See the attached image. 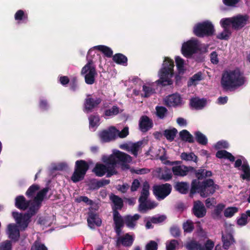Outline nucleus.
<instances>
[{
    "instance_id": "obj_42",
    "label": "nucleus",
    "mask_w": 250,
    "mask_h": 250,
    "mask_svg": "<svg viewBox=\"0 0 250 250\" xmlns=\"http://www.w3.org/2000/svg\"><path fill=\"white\" fill-rule=\"evenodd\" d=\"M40 189V186L37 184L31 185L27 189L25 195L28 197L32 198L34 197L36 192Z\"/></svg>"
},
{
    "instance_id": "obj_17",
    "label": "nucleus",
    "mask_w": 250,
    "mask_h": 250,
    "mask_svg": "<svg viewBox=\"0 0 250 250\" xmlns=\"http://www.w3.org/2000/svg\"><path fill=\"white\" fill-rule=\"evenodd\" d=\"M139 125L140 130L146 132L153 127V123L148 116L144 115L140 118Z\"/></svg>"
},
{
    "instance_id": "obj_31",
    "label": "nucleus",
    "mask_w": 250,
    "mask_h": 250,
    "mask_svg": "<svg viewBox=\"0 0 250 250\" xmlns=\"http://www.w3.org/2000/svg\"><path fill=\"white\" fill-rule=\"evenodd\" d=\"M241 170L243 173L240 175V177L243 180L250 181V167L247 161L244 162L242 165Z\"/></svg>"
},
{
    "instance_id": "obj_37",
    "label": "nucleus",
    "mask_w": 250,
    "mask_h": 250,
    "mask_svg": "<svg viewBox=\"0 0 250 250\" xmlns=\"http://www.w3.org/2000/svg\"><path fill=\"white\" fill-rule=\"evenodd\" d=\"M16 21H22L23 22L26 23L28 21V14L22 10H18L14 16Z\"/></svg>"
},
{
    "instance_id": "obj_26",
    "label": "nucleus",
    "mask_w": 250,
    "mask_h": 250,
    "mask_svg": "<svg viewBox=\"0 0 250 250\" xmlns=\"http://www.w3.org/2000/svg\"><path fill=\"white\" fill-rule=\"evenodd\" d=\"M222 239L223 243V248L225 249H228L230 246L234 242V239L230 232L222 233Z\"/></svg>"
},
{
    "instance_id": "obj_40",
    "label": "nucleus",
    "mask_w": 250,
    "mask_h": 250,
    "mask_svg": "<svg viewBox=\"0 0 250 250\" xmlns=\"http://www.w3.org/2000/svg\"><path fill=\"white\" fill-rule=\"evenodd\" d=\"M142 145V141H138L136 143L131 144L130 146L129 152H131V154L134 156L137 157L138 152Z\"/></svg>"
},
{
    "instance_id": "obj_34",
    "label": "nucleus",
    "mask_w": 250,
    "mask_h": 250,
    "mask_svg": "<svg viewBox=\"0 0 250 250\" xmlns=\"http://www.w3.org/2000/svg\"><path fill=\"white\" fill-rule=\"evenodd\" d=\"M30 205L26 213L32 217L37 213L42 205L37 202H35L34 200L30 202Z\"/></svg>"
},
{
    "instance_id": "obj_4",
    "label": "nucleus",
    "mask_w": 250,
    "mask_h": 250,
    "mask_svg": "<svg viewBox=\"0 0 250 250\" xmlns=\"http://www.w3.org/2000/svg\"><path fill=\"white\" fill-rule=\"evenodd\" d=\"M92 51V49H89L88 51L87 56L88 62L82 68L81 71V75L84 77L85 83L89 85H92L95 83L96 77L97 76V72L93 61L92 60L88 59V56L91 55Z\"/></svg>"
},
{
    "instance_id": "obj_12",
    "label": "nucleus",
    "mask_w": 250,
    "mask_h": 250,
    "mask_svg": "<svg viewBox=\"0 0 250 250\" xmlns=\"http://www.w3.org/2000/svg\"><path fill=\"white\" fill-rule=\"evenodd\" d=\"M13 216L16 219L17 223L21 230H24L28 227L30 218L32 217L26 213L22 215L17 212H13Z\"/></svg>"
},
{
    "instance_id": "obj_5",
    "label": "nucleus",
    "mask_w": 250,
    "mask_h": 250,
    "mask_svg": "<svg viewBox=\"0 0 250 250\" xmlns=\"http://www.w3.org/2000/svg\"><path fill=\"white\" fill-rule=\"evenodd\" d=\"M214 32L213 24L208 21L198 23L193 28L194 35L199 38L211 36Z\"/></svg>"
},
{
    "instance_id": "obj_53",
    "label": "nucleus",
    "mask_w": 250,
    "mask_h": 250,
    "mask_svg": "<svg viewBox=\"0 0 250 250\" xmlns=\"http://www.w3.org/2000/svg\"><path fill=\"white\" fill-rule=\"evenodd\" d=\"M143 91L144 92V95H142V97L148 98L154 93V89L150 86L144 85L143 86Z\"/></svg>"
},
{
    "instance_id": "obj_7",
    "label": "nucleus",
    "mask_w": 250,
    "mask_h": 250,
    "mask_svg": "<svg viewBox=\"0 0 250 250\" xmlns=\"http://www.w3.org/2000/svg\"><path fill=\"white\" fill-rule=\"evenodd\" d=\"M199 50V45L197 40H190L184 42L181 48L182 54L187 58L191 57Z\"/></svg>"
},
{
    "instance_id": "obj_14",
    "label": "nucleus",
    "mask_w": 250,
    "mask_h": 250,
    "mask_svg": "<svg viewBox=\"0 0 250 250\" xmlns=\"http://www.w3.org/2000/svg\"><path fill=\"white\" fill-rule=\"evenodd\" d=\"M192 213L197 218H201L206 215L207 210L204 204L200 200L194 202Z\"/></svg>"
},
{
    "instance_id": "obj_45",
    "label": "nucleus",
    "mask_w": 250,
    "mask_h": 250,
    "mask_svg": "<svg viewBox=\"0 0 250 250\" xmlns=\"http://www.w3.org/2000/svg\"><path fill=\"white\" fill-rule=\"evenodd\" d=\"M238 211V208L235 207H228L225 209L224 212V216L227 218L232 217L235 213Z\"/></svg>"
},
{
    "instance_id": "obj_6",
    "label": "nucleus",
    "mask_w": 250,
    "mask_h": 250,
    "mask_svg": "<svg viewBox=\"0 0 250 250\" xmlns=\"http://www.w3.org/2000/svg\"><path fill=\"white\" fill-rule=\"evenodd\" d=\"M89 168L88 163L83 160H77L75 162V169L71 177L73 183H77L83 180Z\"/></svg>"
},
{
    "instance_id": "obj_55",
    "label": "nucleus",
    "mask_w": 250,
    "mask_h": 250,
    "mask_svg": "<svg viewBox=\"0 0 250 250\" xmlns=\"http://www.w3.org/2000/svg\"><path fill=\"white\" fill-rule=\"evenodd\" d=\"M229 144L227 141H218L215 145V148L216 149H220L222 148H228L229 147Z\"/></svg>"
},
{
    "instance_id": "obj_18",
    "label": "nucleus",
    "mask_w": 250,
    "mask_h": 250,
    "mask_svg": "<svg viewBox=\"0 0 250 250\" xmlns=\"http://www.w3.org/2000/svg\"><path fill=\"white\" fill-rule=\"evenodd\" d=\"M190 169L192 167H188L184 165L174 166L172 167L173 174L177 176L184 177L188 174L190 175Z\"/></svg>"
},
{
    "instance_id": "obj_48",
    "label": "nucleus",
    "mask_w": 250,
    "mask_h": 250,
    "mask_svg": "<svg viewBox=\"0 0 250 250\" xmlns=\"http://www.w3.org/2000/svg\"><path fill=\"white\" fill-rule=\"evenodd\" d=\"M149 194V192L141 191V195L138 200L140 203L139 207H142L144 208H146L145 203L146 202Z\"/></svg>"
},
{
    "instance_id": "obj_61",
    "label": "nucleus",
    "mask_w": 250,
    "mask_h": 250,
    "mask_svg": "<svg viewBox=\"0 0 250 250\" xmlns=\"http://www.w3.org/2000/svg\"><path fill=\"white\" fill-rule=\"evenodd\" d=\"M166 217L165 215H160L158 217H153L151 219V221L153 224L162 223L165 220Z\"/></svg>"
},
{
    "instance_id": "obj_25",
    "label": "nucleus",
    "mask_w": 250,
    "mask_h": 250,
    "mask_svg": "<svg viewBox=\"0 0 250 250\" xmlns=\"http://www.w3.org/2000/svg\"><path fill=\"white\" fill-rule=\"evenodd\" d=\"M110 200L114 204V207H112L113 211L114 210H121L124 206V202L123 199L119 197L118 196L113 194H111L110 196Z\"/></svg>"
},
{
    "instance_id": "obj_39",
    "label": "nucleus",
    "mask_w": 250,
    "mask_h": 250,
    "mask_svg": "<svg viewBox=\"0 0 250 250\" xmlns=\"http://www.w3.org/2000/svg\"><path fill=\"white\" fill-rule=\"evenodd\" d=\"M103 161L105 164L106 166H116L117 164V161L116 159L114 154L108 157H103Z\"/></svg>"
},
{
    "instance_id": "obj_1",
    "label": "nucleus",
    "mask_w": 250,
    "mask_h": 250,
    "mask_svg": "<svg viewBox=\"0 0 250 250\" xmlns=\"http://www.w3.org/2000/svg\"><path fill=\"white\" fill-rule=\"evenodd\" d=\"M218 188V186L211 179H206L202 182L193 180L191 184L190 195L191 196L197 193L202 197L206 198L213 194Z\"/></svg>"
},
{
    "instance_id": "obj_60",
    "label": "nucleus",
    "mask_w": 250,
    "mask_h": 250,
    "mask_svg": "<svg viewBox=\"0 0 250 250\" xmlns=\"http://www.w3.org/2000/svg\"><path fill=\"white\" fill-rule=\"evenodd\" d=\"M115 167L116 166H107V177H110L112 175L117 173V171L115 169Z\"/></svg>"
},
{
    "instance_id": "obj_59",
    "label": "nucleus",
    "mask_w": 250,
    "mask_h": 250,
    "mask_svg": "<svg viewBox=\"0 0 250 250\" xmlns=\"http://www.w3.org/2000/svg\"><path fill=\"white\" fill-rule=\"evenodd\" d=\"M172 174L170 171H165L161 175L160 179L164 180L165 181H168L172 178Z\"/></svg>"
},
{
    "instance_id": "obj_50",
    "label": "nucleus",
    "mask_w": 250,
    "mask_h": 250,
    "mask_svg": "<svg viewBox=\"0 0 250 250\" xmlns=\"http://www.w3.org/2000/svg\"><path fill=\"white\" fill-rule=\"evenodd\" d=\"M194 227L193 222L190 220H187L184 223L183 225V229L184 232L187 233H190L194 229Z\"/></svg>"
},
{
    "instance_id": "obj_57",
    "label": "nucleus",
    "mask_w": 250,
    "mask_h": 250,
    "mask_svg": "<svg viewBox=\"0 0 250 250\" xmlns=\"http://www.w3.org/2000/svg\"><path fill=\"white\" fill-rule=\"evenodd\" d=\"M158 244L154 241H150L146 246V250H157Z\"/></svg>"
},
{
    "instance_id": "obj_20",
    "label": "nucleus",
    "mask_w": 250,
    "mask_h": 250,
    "mask_svg": "<svg viewBox=\"0 0 250 250\" xmlns=\"http://www.w3.org/2000/svg\"><path fill=\"white\" fill-rule=\"evenodd\" d=\"M87 221L88 226L91 229L94 228L95 225L100 227L102 224V220L99 218V215L93 212L88 213Z\"/></svg>"
},
{
    "instance_id": "obj_47",
    "label": "nucleus",
    "mask_w": 250,
    "mask_h": 250,
    "mask_svg": "<svg viewBox=\"0 0 250 250\" xmlns=\"http://www.w3.org/2000/svg\"><path fill=\"white\" fill-rule=\"evenodd\" d=\"M220 23L223 29H229V27L230 25L232 26V17L223 18L221 20Z\"/></svg>"
},
{
    "instance_id": "obj_36",
    "label": "nucleus",
    "mask_w": 250,
    "mask_h": 250,
    "mask_svg": "<svg viewBox=\"0 0 250 250\" xmlns=\"http://www.w3.org/2000/svg\"><path fill=\"white\" fill-rule=\"evenodd\" d=\"M94 48L102 52L106 57L110 58L112 56L113 51L112 49L107 46L99 45L95 46Z\"/></svg>"
},
{
    "instance_id": "obj_64",
    "label": "nucleus",
    "mask_w": 250,
    "mask_h": 250,
    "mask_svg": "<svg viewBox=\"0 0 250 250\" xmlns=\"http://www.w3.org/2000/svg\"><path fill=\"white\" fill-rule=\"evenodd\" d=\"M12 244L10 241H6L0 246V250H11Z\"/></svg>"
},
{
    "instance_id": "obj_38",
    "label": "nucleus",
    "mask_w": 250,
    "mask_h": 250,
    "mask_svg": "<svg viewBox=\"0 0 250 250\" xmlns=\"http://www.w3.org/2000/svg\"><path fill=\"white\" fill-rule=\"evenodd\" d=\"M180 157L182 160L186 161H192L194 162H197L198 160L197 156L193 152H183L181 153Z\"/></svg>"
},
{
    "instance_id": "obj_27",
    "label": "nucleus",
    "mask_w": 250,
    "mask_h": 250,
    "mask_svg": "<svg viewBox=\"0 0 250 250\" xmlns=\"http://www.w3.org/2000/svg\"><path fill=\"white\" fill-rule=\"evenodd\" d=\"M175 189L183 194H187L189 189V185L186 182H177L174 186Z\"/></svg>"
},
{
    "instance_id": "obj_62",
    "label": "nucleus",
    "mask_w": 250,
    "mask_h": 250,
    "mask_svg": "<svg viewBox=\"0 0 250 250\" xmlns=\"http://www.w3.org/2000/svg\"><path fill=\"white\" fill-rule=\"evenodd\" d=\"M129 134L128 127L126 126L121 131L118 130L117 136H119L121 138H124L126 137Z\"/></svg>"
},
{
    "instance_id": "obj_21",
    "label": "nucleus",
    "mask_w": 250,
    "mask_h": 250,
    "mask_svg": "<svg viewBox=\"0 0 250 250\" xmlns=\"http://www.w3.org/2000/svg\"><path fill=\"white\" fill-rule=\"evenodd\" d=\"M114 154L117 164L121 163L122 166H125L126 163H130L132 161V158L129 155L119 150L114 153Z\"/></svg>"
},
{
    "instance_id": "obj_13",
    "label": "nucleus",
    "mask_w": 250,
    "mask_h": 250,
    "mask_svg": "<svg viewBox=\"0 0 250 250\" xmlns=\"http://www.w3.org/2000/svg\"><path fill=\"white\" fill-rule=\"evenodd\" d=\"M113 219L115 225V231L117 235L119 236L121 233L122 229L124 226V221L119 211L116 209L113 211Z\"/></svg>"
},
{
    "instance_id": "obj_2",
    "label": "nucleus",
    "mask_w": 250,
    "mask_h": 250,
    "mask_svg": "<svg viewBox=\"0 0 250 250\" xmlns=\"http://www.w3.org/2000/svg\"><path fill=\"white\" fill-rule=\"evenodd\" d=\"M245 83V77L238 68L233 70L225 71L223 72L221 80V84L224 89L240 86Z\"/></svg>"
},
{
    "instance_id": "obj_29",
    "label": "nucleus",
    "mask_w": 250,
    "mask_h": 250,
    "mask_svg": "<svg viewBox=\"0 0 250 250\" xmlns=\"http://www.w3.org/2000/svg\"><path fill=\"white\" fill-rule=\"evenodd\" d=\"M177 133V129L173 127L171 129L164 130L163 134L167 141L171 142L174 141Z\"/></svg>"
},
{
    "instance_id": "obj_11",
    "label": "nucleus",
    "mask_w": 250,
    "mask_h": 250,
    "mask_svg": "<svg viewBox=\"0 0 250 250\" xmlns=\"http://www.w3.org/2000/svg\"><path fill=\"white\" fill-rule=\"evenodd\" d=\"M182 98L178 93L168 95L164 100L165 104L167 107H176L182 104Z\"/></svg>"
},
{
    "instance_id": "obj_49",
    "label": "nucleus",
    "mask_w": 250,
    "mask_h": 250,
    "mask_svg": "<svg viewBox=\"0 0 250 250\" xmlns=\"http://www.w3.org/2000/svg\"><path fill=\"white\" fill-rule=\"evenodd\" d=\"M156 115L160 119H164L167 112V109L164 106H157L156 107Z\"/></svg>"
},
{
    "instance_id": "obj_56",
    "label": "nucleus",
    "mask_w": 250,
    "mask_h": 250,
    "mask_svg": "<svg viewBox=\"0 0 250 250\" xmlns=\"http://www.w3.org/2000/svg\"><path fill=\"white\" fill-rule=\"evenodd\" d=\"M247 219V215L245 213L241 214V217L237 219V224L241 226L246 225L248 223Z\"/></svg>"
},
{
    "instance_id": "obj_35",
    "label": "nucleus",
    "mask_w": 250,
    "mask_h": 250,
    "mask_svg": "<svg viewBox=\"0 0 250 250\" xmlns=\"http://www.w3.org/2000/svg\"><path fill=\"white\" fill-rule=\"evenodd\" d=\"M49 190V187H45L43 188L37 193L33 200H34L35 202H37L42 205V203Z\"/></svg>"
},
{
    "instance_id": "obj_54",
    "label": "nucleus",
    "mask_w": 250,
    "mask_h": 250,
    "mask_svg": "<svg viewBox=\"0 0 250 250\" xmlns=\"http://www.w3.org/2000/svg\"><path fill=\"white\" fill-rule=\"evenodd\" d=\"M177 245H178V242L175 239L171 240L169 242H167L166 244L167 250H174Z\"/></svg>"
},
{
    "instance_id": "obj_52",
    "label": "nucleus",
    "mask_w": 250,
    "mask_h": 250,
    "mask_svg": "<svg viewBox=\"0 0 250 250\" xmlns=\"http://www.w3.org/2000/svg\"><path fill=\"white\" fill-rule=\"evenodd\" d=\"M186 248L188 250H199L201 249V246L197 242L191 241L187 244Z\"/></svg>"
},
{
    "instance_id": "obj_33",
    "label": "nucleus",
    "mask_w": 250,
    "mask_h": 250,
    "mask_svg": "<svg viewBox=\"0 0 250 250\" xmlns=\"http://www.w3.org/2000/svg\"><path fill=\"white\" fill-rule=\"evenodd\" d=\"M140 218V215L135 214L133 216L127 215L125 218L126 225L131 228H133L136 225V222Z\"/></svg>"
},
{
    "instance_id": "obj_41",
    "label": "nucleus",
    "mask_w": 250,
    "mask_h": 250,
    "mask_svg": "<svg viewBox=\"0 0 250 250\" xmlns=\"http://www.w3.org/2000/svg\"><path fill=\"white\" fill-rule=\"evenodd\" d=\"M196 141L200 145H206L208 144V139L206 136L200 131L194 133Z\"/></svg>"
},
{
    "instance_id": "obj_15",
    "label": "nucleus",
    "mask_w": 250,
    "mask_h": 250,
    "mask_svg": "<svg viewBox=\"0 0 250 250\" xmlns=\"http://www.w3.org/2000/svg\"><path fill=\"white\" fill-rule=\"evenodd\" d=\"M190 175L194 176L197 180H202L206 179L207 177H209L212 176V172L210 170H207L203 167H200L198 169H196L194 167H192V169H190Z\"/></svg>"
},
{
    "instance_id": "obj_24",
    "label": "nucleus",
    "mask_w": 250,
    "mask_h": 250,
    "mask_svg": "<svg viewBox=\"0 0 250 250\" xmlns=\"http://www.w3.org/2000/svg\"><path fill=\"white\" fill-rule=\"evenodd\" d=\"M207 100L204 98H192L190 100V105L196 109H201L205 106Z\"/></svg>"
},
{
    "instance_id": "obj_58",
    "label": "nucleus",
    "mask_w": 250,
    "mask_h": 250,
    "mask_svg": "<svg viewBox=\"0 0 250 250\" xmlns=\"http://www.w3.org/2000/svg\"><path fill=\"white\" fill-rule=\"evenodd\" d=\"M170 232L171 234L174 237H178L181 235L180 229L176 226H173L171 227Z\"/></svg>"
},
{
    "instance_id": "obj_16",
    "label": "nucleus",
    "mask_w": 250,
    "mask_h": 250,
    "mask_svg": "<svg viewBox=\"0 0 250 250\" xmlns=\"http://www.w3.org/2000/svg\"><path fill=\"white\" fill-rule=\"evenodd\" d=\"M249 20L248 16L239 15L232 17V28L236 30L241 29L246 25Z\"/></svg>"
},
{
    "instance_id": "obj_44",
    "label": "nucleus",
    "mask_w": 250,
    "mask_h": 250,
    "mask_svg": "<svg viewBox=\"0 0 250 250\" xmlns=\"http://www.w3.org/2000/svg\"><path fill=\"white\" fill-rule=\"evenodd\" d=\"M175 62L179 74H183L184 72V61L179 56L175 58Z\"/></svg>"
},
{
    "instance_id": "obj_63",
    "label": "nucleus",
    "mask_w": 250,
    "mask_h": 250,
    "mask_svg": "<svg viewBox=\"0 0 250 250\" xmlns=\"http://www.w3.org/2000/svg\"><path fill=\"white\" fill-rule=\"evenodd\" d=\"M223 3L227 6L235 7L240 0H222Z\"/></svg>"
},
{
    "instance_id": "obj_8",
    "label": "nucleus",
    "mask_w": 250,
    "mask_h": 250,
    "mask_svg": "<svg viewBox=\"0 0 250 250\" xmlns=\"http://www.w3.org/2000/svg\"><path fill=\"white\" fill-rule=\"evenodd\" d=\"M171 186L168 183L160 185H155L153 187V192L159 199H164L171 192Z\"/></svg>"
},
{
    "instance_id": "obj_3",
    "label": "nucleus",
    "mask_w": 250,
    "mask_h": 250,
    "mask_svg": "<svg viewBox=\"0 0 250 250\" xmlns=\"http://www.w3.org/2000/svg\"><path fill=\"white\" fill-rule=\"evenodd\" d=\"M174 62L167 57H165L163 67L159 71L160 79L157 81L163 86L170 85L173 82L171 78L174 75Z\"/></svg>"
},
{
    "instance_id": "obj_9",
    "label": "nucleus",
    "mask_w": 250,
    "mask_h": 250,
    "mask_svg": "<svg viewBox=\"0 0 250 250\" xmlns=\"http://www.w3.org/2000/svg\"><path fill=\"white\" fill-rule=\"evenodd\" d=\"M118 129L113 126H110L107 129L103 130L99 134L103 142H109L114 140L117 137Z\"/></svg>"
},
{
    "instance_id": "obj_19",
    "label": "nucleus",
    "mask_w": 250,
    "mask_h": 250,
    "mask_svg": "<svg viewBox=\"0 0 250 250\" xmlns=\"http://www.w3.org/2000/svg\"><path fill=\"white\" fill-rule=\"evenodd\" d=\"M31 201L26 200L23 195H19L15 198V207L20 210H25L30 206Z\"/></svg>"
},
{
    "instance_id": "obj_43",
    "label": "nucleus",
    "mask_w": 250,
    "mask_h": 250,
    "mask_svg": "<svg viewBox=\"0 0 250 250\" xmlns=\"http://www.w3.org/2000/svg\"><path fill=\"white\" fill-rule=\"evenodd\" d=\"M120 113V109L117 105H113L111 108L105 109L104 115L106 116H112L118 114Z\"/></svg>"
},
{
    "instance_id": "obj_51",
    "label": "nucleus",
    "mask_w": 250,
    "mask_h": 250,
    "mask_svg": "<svg viewBox=\"0 0 250 250\" xmlns=\"http://www.w3.org/2000/svg\"><path fill=\"white\" fill-rule=\"evenodd\" d=\"M89 127H94L98 125L100 121V118L98 115H91L89 117Z\"/></svg>"
},
{
    "instance_id": "obj_32",
    "label": "nucleus",
    "mask_w": 250,
    "mask_h": 250,
    "mask_svg": "<svg viewBox=\"0 0 250 250\" xmlns=\"http://www.w3.org/2000/svg\"><path fill=\"white\" fill-rule=\"evenodd\" d=\"M113 61L116 63L126 66L127 64V57L121 53L115 54L112 56Z\"/></svg>"
},
{
    "instance_id": "obj_30",
    "label": "nucleus",
    "mask_w": 250,
    "mask_h": 250,
    "mask_svg": "<svg viewBox=\"0 0 250 250\" xmlns=\"http://www.w3.org/2000/svg\"><path fill=\"white\" fill-rule=\"evenodd\" d=\"M180 139L186 142L193 143L194 139L193 136L186 129H184L179 132Z\"/></svg>"
},
{
    "instance_id": "obj_28",
    "label": "nucleus",
    "mask_w": 250,
    "mask_h": 250,
    "mask_svg": "<svg viewBox=\"0 0 250 250\" xmlns=\"http://www.w3.org/2000/svg\"><path fill=\"white\" fill-rule=\"evenodd\" d=\"M107 166L103 164L97 163L92 171L98 177L103 176L107 172Z\"/></svg>"
},
{
    "instance_id": "obj_22",
    "label": "nucleus",
    "mask_w": 250,
    "mask_h": 250,
    "mask_svg": "<svg viewBox=\"0 0 250 250\" xmlns=\"http://www.w3.org/2000/svg\"><path fill=\"white\" fill-rule=\"evenodd\" d=\"M7 229L9 238L15 242L18 241L20 234L17 226L14 224H10L8 225Z\"/></svg>"
},
{
    "instance_id": "obj_23",
    "label": "nucleus",
    "mask_w": 250,
    "mask_h": 250,
    "mask_svg": "<svg viewBox=\"0 0 250 250\" xmlns=\"http://www.w3.org/2000/svg\"><path fill=\"white\" fill-rule=\"evenodd\" d=\"M134 239L129 233H126L123 236L119 237L117 241V245L122 244L125 247H130L133 243Z\"/></svg>"
},
{
    "instance_id": "obj_46",
    "label": "nucleus",
    "mask_w": 250,
    "mask_h": 250,
    "mask_svg": "<svg viewBox=\"0 0 250 250\" xmlns=\"http://www.w3.org/2000/svg\"><path fill=\"white\" fill-rule=\"evenodd\" d=\"M223 31L216 36V38L222 40H228L231 34L229 29H223Z\"/></svg>"
},
{
    "instance_id": "obj_10",
    "label": "nucleus",
    "mask_w": 250,
    "mask_h": 250,
    "mask_svg": "<svg viewBox=\"0 0 250 250\" xmlns=\"http://www.w3.org/2000/svg\"><path fill=\"white\" fill-rule=\"evenodd\" d=\"M102 99L99 97L94 99L91 95H87L84 102V111L86 113L91 112L95 108L97 107L101 104Z\"/></svg>"
}]
</instances>
